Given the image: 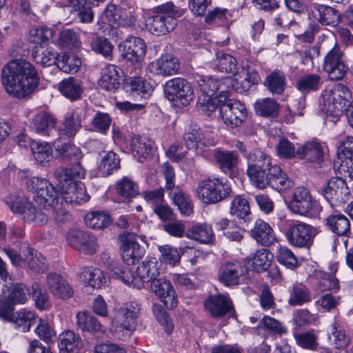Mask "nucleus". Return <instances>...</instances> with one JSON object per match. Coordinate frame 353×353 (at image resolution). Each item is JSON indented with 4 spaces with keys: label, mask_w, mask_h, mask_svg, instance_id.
Masks as SVG:
<instances>
[{
    "label": "nucleus",
    "mask_w": 353,
    "mask_h": 353,
    "mask_svg": "<svg viewBox=\"0 0 353 353\" xmlns=\"http://www.w3.org/2000/svg\"><path fill=\"white\" fill-rule=\"evenodd\" d=\"M80 278L85 284L94 288H100L108 281L103 272L93 267L83 268L80 272Z\"/></svg>",
    "instance_id": "nucleus-35"
},
{
    "label": "nucleus",
    "mask_w": 353,
    "mask_h": 353,
    "mask_svg": "<svg viewBox=\"0 0 353 353\" xmlns=\"http://www.w3.org/2000/svg\"><path fill=\"white\" fill-rule=\"evenodd\" d=\"M137 236L134 233L123 235L121 245V256L128 265H133L143 256L144 250L138 243Z\"/></svg>",
    "instance_id": "nucleus-22"
},
{
    "label": "nucleus",
    "mask_w": 353,
    "mask_h": 353,
    "mask_svg": "<svg viewBox=\"0 0 353 353\" xmlns=\"http://www.w3.org/2000/svg\"><path fill=\"white\" fill-rule=\"evenodd\" d=\"M317 207L316 201L306 188L299 186L294 189L290 203L293 212L301 215H312Z\"/></svg>",
    "instance_id": "nucleus-12"
},
{
    "label": "nucleus",
    "mask_w": 353,
    "mask_h": 353,
    "mask_svg": "<svg viewBox=\"0 0 353 353\" xmlns=\"http://www.w3.org/2000/svg\"><path fill=\"white\" fill-rule=\"evenodd\" d=\"M85 225L94 230H100L106 228L110 222V216L100 211H92L86 214L85 216Z\"/></svg>",
    "instance_id": "nucleus-57"
},
{
    "label": "nucleus",
    "mask_w": 353,
    "mask_h": 353,
    "mask_svg": "<svg viewBox=\"0 0 353 353\" xmlns=\"http://www.w3.org/2000/svg\"><path fill=\"white\" fill-rule=\"evenodd\" d=\"M83 118L82 111L80 110L68 114L60 128L61 134L68 137H74L82 126Z\"/></svg>",
    "instance_id": "nucleus-38"
},
{
    "label": "nucleus",
    "mask_w": 353,
    "mask_h": 353,
    "mask_svg": "<svg viewBox=\"0 0 353 353\" xmlns=\"http://www.w3.org/2000/svg\"><path fill=\"white\" fill-rule=\"evenodd\" d=\"M250 236L259 244L268 246L276 239L274 230L269 223L257 219L250 230Z\"/></svg>",
    "instance_id": "nucleus-26"
},
{
    "label": "nucleus",
    "mask_w": 353,
    "mask_h": 353,
    "mask_svg": "<svg viewBox=\"0 0 353 353\" xmlns=\"http://www.w3.org/2000/svg\"><path fill=\"white\" fill-rule=\"evenodd\" d=\"M32 58L37 63L43 66H51L57 62L58 55L48 43L37 45L32 50Z\"/></svg>",
    "instance_id": "nucleus-34"
},
{
    "label": "nucleus",
    "mask_w": 353,
    "mask_h": 353,
    "mask_svg": "<svg viewBox=\"0 0 353 353\" xmlns=\"http://www.w3.org/2000/svg\"><path fill=\"white\" fill-rule=\"evenodd\" d=\"M176 26V21L171 17L154 14L145 21L146 29L153 35H165L173 30Z\"/></svg>",
    "instance_id": "nucleus-24"
},
{
    "label": "nucleus",
    "mask_w": 353,
    "mask_h": 353,
    "mask_svg": "<svg viewBox=\"0 0 353 353\" xmlns=\"http://www.w3.org/2000/svg\"><path fill=\"white\" fill-rule=\"evenodd\" d=\"M46 287L49 292L56 298L67 300L74 295L73 287L61 275L49 273L46 276Z\"/></svg>",
    "instance_id": "nucleus-19"
},
{
    "label": "nucleus",
    "mask_w": 353,
    "mask_h": 353,
    "mask_svg": "<svg viewBox=\"0 0 353 353\" xmlns=\"http://www.w3.org/2000/svg\"><path fill=\"white\" fill-rule=\"evenodd\" d=\"M326 224L330 230L339 235H347L350 230L349 219L343 214H331L326 219Z\"/></svg>",
    "instance_id": "nucleus-46"
},
{
    "label": "nucleus",
    "mask_w": 353,
    "mask_h": 353,
    "mask_svg": "<svg viewBox=\"0 0 353 353\" xmlns=\"http://www.w3.org/2000/svg\"><path fill=\"white\" fill-rule=\"evenodd\" d=\"M76 325L82 332L95 333L103 332V327L99 321L88 311L79 312L76 314Z\"/></svg>",
    "instance_id": "nucleus-33"
},
{
    "label": "nucleus",
    "mask_w": 353,
    "mask_h": 353,
    "mask_svg": "<svg viewBox=\"0 0 353 353\" xmlns=\"http://www.w3.org/2000/svg\"><path fill=\"white\" fill-rule=\"evenodd\" d=\"M1 82L6 92L21 99L30 96L39 83L37 71L25 59L9 61L1 72Z\"/></svg>",
    "instance_id": "nucleus-1"
},
{
    "label": "nucleus",
    "mask_w": 353,
    "mask_h": 353,
    "mask_svg": "<svg viewBox=\"0 0 353 353\" xmlns=\"http://www.w3.org/2000/svg\"><path fill=\"white\" fill-rule=\"evenodd\" d=\"M112 276L121 279L125 284L132 288L141 289L143 286V281H141L139 275L135 276L133 271L127 267L123 269L115 268L112 270Z\"/></svg>",
    "instance_id": "nucleus-53"
},
{
    "label": "nucleus",
    "mask_w": 353,
    "mask_h": 353,
    "mask_svg": "<svg viewBox=\"0 0 353 353\" xmlns=\"http://www.w3.org/2000/svg\"><path fill=\"white\" fill-rule=\"evenodd\" d=\"M165 97L170 101L188 105L194 99V89L190 82L182 78L168 81L164 86Z\"/></svg>",
    "instance_id": "nucleus-9"
},
{
    "label": "nucleus",
    "mask_w": 353,
    "mask_h": 353,
    "mask_svg": "<svg viewBox=\"0 0 353 353\" xmlns=\"http://www.w3.org/2000/svg\"><path fill=\"white\" fill-rule=\"evenodd\" d=\"M225 78L222 79H215L212 77H203L198 81V86L201 92V95L213 97L215 93L221 90H227L228 83H225Z\"/></svg>",
    "instance_id": "nucleus-39"
},
{
    "label": "nucleus",
    "mask_w": 353,
    "mask_h": 353,
    "mask_svg": "<svg viewBox=\"0 0 353 353\" xmlns=\"http://www.w3.org/2000/svg\"><path fill=\"white\" fill-rule=\"evenodd\" d=\"M57 124L56 119L49 113L41 111L32 116L30 127L31 130L40 135H48Z\"/></svg>",
    "instance_id": "nucleus-27"
},
{
    "label": "nucleus",
    "mask_w": 353,
    "mask_h": 353,
    "mask_svg": "<svg viewBox=\"0 0 353 353\" xmlns=\"http://www.w3.org/2000/svg\"><path fill=\"white\" fill-rule=\"evenodd\" d=\"M214 158L222 172L231 177L236 174L239 157L234 152L217 151Z\"/></svg>",
    "instance_id": "nucleus-32"
},
{
    "label": "nucleus",
    "mask_w": 353,
    "mask_h": 353,
    "mask_svg": "<svg viewBox=\"0 0 353 353\" xmlns=\"http://www.w3.org/2000/svg\"><path fill=\"white\" fill-rule=\"evenodd\" d=\"M9 206L14 213L21 214L26 222L37 225H43L48 222V216L44 212L37 210L26 197L15 198L9 203Z\"/></svg>",
    "instance_id": "nucleus-11"
},
{
    "label": "nucleus",
    "mask_w": 353,
    "mask_h": 353,
    "mask_svg": "<svg viewBox=\"0 0 353 353\" xmlns=\"http://www.w3.org/2000/svg\"><path fill=\"white\" fill-rule=\"evenodd\" d=\"M146 49L144 41L134 36L128 37L119 46L121 57L132 64L139 63L143 59Z\"/></svg>",
    "instance_id": "nucleus-13"
},
{
    "label": "nucleus",
    "mask_w": 353,
    "mask_h": 353,
    "mask_svg": "<svg viewBox=\"0 0 353 353\" xmlns=\"http://www.w3.org/2000/svg\"><path fill=\"white\" fill-rule=\"evenodd\" d=\"M169 194L182 214L189 216L193 212V205L190 197L180 188H176L173 191H170Z\"/></svg>",
    "instance_id": "nucleus-48"
},
{
    "label": "nucleus",
    "mask_w": 353,
    "mask_h": 353,
    "mask_svg": "<svg viewBox=\"0 0 353 353\" xmlns=\"http://www.w3.org/2000/svg\"><path fill=\"white\" fill-rule=\"evenodd\" d=\"M264 85L273 94H281L285 89V75L279 70H275L267 76Z\"/></svg>",
    "instance_id": "nucleus-56"
},
{
    "label": "nucleus",
    "mask_w": 353,
    "mask_h": 353,
    "mask_svg": "<svg viewBox=\"0 0 353 353\" xmlns=\"http://www.w3.org/2000/svg\"><path fill=\"white\" fill-rule=\"evenodd\" d=\"M224 81L228 85L230 84L237 92L243 93L248 92L252 85L258 83L259 76L254 70L241 67L237 68L232 77H225Z\"/></svg>",
    "instance_id": "nucleus-14"
},
{
    "label": "nucleus",
    "mask_w": 353,
    "mask_h": 353,
    "mask_svg": "<svg viewBox=\"0 0 353 353\" xmlns=\"http://www.w3.org/2000/svg\"><path fill=\"white\" fill-rule=\"evenodd\" d=\"M54 36L52 28L46 26H41L32 28L30 30L29 40L37 45L48 43L50 39Z\"/></svg>",
    "instance_id": "nucleus-62"
},
{
    "label": "nucleus",
    "mask_w": 353,
    "mask_h": 353,
    "mask_svg": "<svg viewBox=\"0 0 353 353\" xmlns=\"http://www.w3.org/2000/svg\"><path fill=\"white\" fill-rule=\"evenodd\" d=\"M131 150L134 157L142 161L154 151V143L145 137H134L131 141Z\"/></svg>",
    "instance_id": "nucleus-37"
},
{
    "label": "nucleus",
    "mask_w": 353,
    "mask_h": 353,
    "mask_svg": "<svg viewBox=\"0 0 353 353\" xmlns=\"http://www.w3.org/2000/svg\"><path fill=\"white\" fill-rule=\"evenodd\" d=\"M92 6L94 3L88 0H68L66 5L71 8V12L77 13L83 23H90L93 21L94 14Z\"/></svg>",
    "instance_id": "nucleus-31"
},
{
    "label": "nucleus",
    "mask_w": 353,
    "mask_h": 353,
    "mask_svg": "<svg viewBox=\"0 0 353 353\" xmlns=\"http://www.w3.org/2000/svg\"><path fill=\"white\" fill-rule=\"evenodd\" d=\"M344 148H341L337 151V157L334 160V168L341 174L353 179V152L345 151Z\"/></svg>",
    "instance_id": "nucleus-42"
},
{
    "label": "nucleus",
    "mask_w": 353,
    "mask_h": 353,
    "mask_svg": "<svg viewBox=\"0 0 353 353\" xmlns=\"http://www.w3.org/2000/svg\"><path fill=\"white\" fill-rule=\"evenodd\" d=\"M54 147L59 156L65 162L79 161L82 157L80 149L70 143H62L61 139H57L54 143Z\"/></svg>",
    "instance_id": "nucleus-41"
},
{
    "label": "nucleus",
    "mask_w": 353,
    "mask_h": 353,
    "mask_svg": "<svg viewBox=\"0 0 353 353\" xmlns=\"http://www.w3.org/2000/svg\"><path fill=\"white\" fill-rule=\"evenodd\" d=\"M323 69L332 81L341 80L347 72L345 56L340 48L335 45L324 57Z\"/></svg>",
    "instance_id": "nucleus-10"
},
{
    "label": "nucleus",
    "mask_w": 353,
    "mask_h": 353,
    "mask_svg": "<svg viewBox=\"0 0 353 353\" xmlns=\"http://www.w3.org/2000/svg\"><path fill=\"white\" fill-rule=\"evenodd\" d=\"M141 310V304L137 301H127L117 310L110 327L115 338L126 341L131 337L137 328Z\"/></svg>",
    "instance_id": "nucleus-2"
},
{
    "label": "nucleus",
    "mask_w": 353,
    "mask_h": 353,
    "mask_svg": "<svg viewBox=\"0 0 353 353\" xmlns=\"http://www.w3.org/2000/svg\"><path fill=\"white\" fill-rule=\"evenodd\" d=\"M150 288L167 308L173 309L176 307V294L169 280L165 279H154L151 282Z\"/></svg>",
    "instance_id": "nucleus-20"
},
{
    "label": "nucleus",
    "mask_w": 353,
    "mask_h": 353,
    "mask_svg": "<svg viewBox=\"0 0 353 353\" xmlns=\"http://www.w3.org/2000/svg\"><path fill=\"white\" fill-rule=\"evenodd\" d=\"M57 181L62 198L66 203L81 204L88 201L89 196L82 183L74 180Z\"/></svg>",
    "instance_id": "nucleus-16"
},
{
    "label": "nucleus",
    "mask_w": 353,
    "mask_h": 353,
    "mask_svg": "<svg viewBox=\"0 0 353 353\" xmlns=\"http://www.w3.org/2000/svg\"><path fill=\"white\" fill-rule=\"evenodd\" d=\"M85 174V170L79 161L75 162L70 168H58L54 172V178L61 181L74 180L76 178L81 179Z\"/></svg>",
    "instance_id": "nucleus-49"
},
{
    "label": "nucleus",
    "mask_w": 353,
    "mask_h": 353,
    "mask_svg": "<svg viewBox=\"0 0 353 353\" xmlns=\"http://www.w3.org/2000/svg\"><path fill=\"white\" fill-rule=\"evenodd\" d=\"M214 66L221 72L234 74L237 70V62L232 56L219 52L216 54Z\"/></svg>",
    "instance_id": "nucleus-54"
},
{
    "label": "nucleus",
    "mask_w": 353,
    "mask_h": 353,
    "mask_svg": "<svg viewBox=\"0 0 353 353\" xmlns=\"http://www.w3.org/2000/svg\"><path fill=\"white\" fill-rule=\"evenodd\" d=\"M229 92L223 90L216 96L221 117L224 123L234 128L243 124L247 118L245 105L239 101L229 99Z\"/></svg>",
    "instance_id": "nucleus-4"
},
{
    "label": "nucleus",
    "mask_w": 353,
    "mask_h": 353,
    "mask_svg": "<svg viewBox=\"0 0 353 353\" xmlns=\"http://www.w3.org/2000/svg\"><path fill=\"white\" fill-rule=\"evenodd\" d=\"M279 108L277 102L270 98L258 100L254 103L256 112L263 117H275L278 114Z\"/></svg>",
    "instance_id": "nucleus-59"
},
{
    "label": "nucleus",
    "mask_w": 353,
    "mask_h": 353,
    "mask_svg": "<svg viewBox=\"0 0 353 353\" xmlns=\"http://www.w3.org/2000/svg\"><path fill=\"white\" fill-rule=\"evenodd\" d=\"M292 181L287 176L286 174L282 171L279 165H274L272 169H270V172H268L265 188L270 186L281 192L292 188Z\"/></svg>",
    "instance_id": "nucleus-28"
},
{
    "label": "nucleus",
    "mask_w": 353,
    "mask_h": 353,
    "mask_svg": "<svg viewBox=\"0 0 353 353\" xmlns=\"http://www.w3.org/2000/svg\"><path fill=\"white\" fill-rule=\"evenodd\" d=\"M185 236L201 243L208 244L214 239V234L210 225L197 223L186 230Z\"/></svg>",
    "instance_id": "nucleus-40"
},
{
    "label": "nucleus",
    "mask_w": 353,
    "mask_h": 353,
    "mask_svg": "<svg viewBox=\"0 0 353 353\" xmlns=\"http://www.w3.org/2000/svg\"><path fill=\"white\" fill-rule=\"evenodd\" d=\"M246 272V268L241 263L228 262L220 268L219 279L226 286L235 285L239 284V278Z\"/></svg>",
    "instance_id": "nucleus-23"
},
{
    "label": "nucleus",
    "mask_w": 353,
    "mask_h": 353,
    "mask_svg": "<svg viewBox=\"0 0 353 353\" xmlns=\"http://www.w3.org/2000/svg\"><path fill=\"white\" fill-rule=\"evenodd\" d=\"M121 70L115 65L105 66L101 72V77L99 84L101 88L113 91L119 85V74Z\"/></svg>",
    "instance_id": "nucleus-36"
},
{
    "label": "nucleus",
    "mask_w": 353,
    "mask_h": 353,
    "mask_svg": "<svg viewBox=\"0 0 353 353\" xmlns=\"http://www.w3.org/2000/svg\"><path fill=\"white\" fill-rule=\"evenodd\" d=\"M123 89L126 92H130L134 97H140L143 99L149 97L153 91L150 83L139 77L125 79Z\"/></svg>",
    "instance_id": "nucleus-29"
},
{
    "label": "nucleus",
    "mask_w": 353,
    "mask_h": 353,
    "mask_svg": "<svg viewBox=\"0 0 353 353\" xmlns=\"http://www.w3.org/2000/svg\"><path fill=\"white\" fill-rule=\"evenodd\" d=\"M57 65L64 72L74 73L80 68L81 60L74 54H59Z\"/></svg>",
    "instance_id": "nucleus-50"
},
{
    "label": "nucleus",
    "mask_w": 353,
    "mask_h": 353,
    "mask_svg": "<svg viewBox=\"0 0 353 353\" xmlns=\"http://www.w3.org/2000/svg\"><path fill=\"white\" fill-rule=\"evenodd\" d=\"M32 299L36 307L40 310H47L50 307L48 294L41 288L40 284L34 283L32 285Z\"/></svg>",
    "instance_id": "nucleus-64"
},
{
    "label": "nucleus",
    "mask_w": 353,
    "mask_h": 353,
    "mask_svg": "<svg viewBox=\"0 0 353 353\" xmlns=\"http://www.w3.org/2000/svg\"><path fill=\"white\" fill-rule=\"evenodd\" d=\"M90 47L94 52L101 54L105 58L112 57L114 48L111 42L103 37H97L93 39L90 43Z\"/></svg>",
    "instance_id": "nucleus-63"
},
{
    "label": "nucleus",
    "mask_w": 353,
    "mask_h": 353,
    "mask_svg": "<svg viewBox=\"0 0 353 353\" xmlns=\"http://www.w3.org/2000/svg\"><path fill=\"white\" fill-rule=\"evenodd\" d=\"M31 150L36 161L41 165L48 163L52 155V148L46 142L34 141L31 143Z\"/></svg>",
    "instance_id": "nucleus-58"
},
{
    "label": "nucleus",
    "mask_w": 353,
    "mask_h": 353,
    "mask_svg": "<svg viewBox=\"0 0 353 353\" xmlns=\"http://www.w3.org/2000/svg\"><path fill=\"white\" fill-rule=\"evenodd\" d=\"M321 193L331 205H339L348 199V188L341 178L330 179L322 188Z\"/></svg>",
    "instance_id": "nucleus-17"
},
{
    "label": "nucleus",
    "mask_w": 353,
    "mask_h": 353,
    "mask_svg": "<svg viewBox=\"0 0 353 353\" xmlns=\"http://www.w3.org/2000/svg\"><path fill=\"white\" fill-rule=\"evenodd\" d=\"M29 296V290L25 285L16 283L8 295V299L0 300V316L3 318L8 316L12 310L13 305L25 303Z\"/></svg>",
    "instance_id": "nucleus-21"
},
{
    "label": "nucleus",
    "mask_w": 353,
    "mask_h": 353,
    "mask_svg": "<svg viewBox=\"0 0 353 353\" xmlns=\"http://www.w3.org/2000/svg\"><path fill=\"white\" fill-rule=\"evenodd\" d=\"M207 312L214 318H221L234 310L232 301L228 294H218L209 296L203 303Z\"/></svg>",
    "instance_id": "nucleus-18"
},
{
    "label": "nucleus",
    "mask_w": 353,
    "mask_h": 353,
    "mask_svg": "<svg viewBox=\"0 0 353 353\" xmlns=\"http://www.w3.org/2000/svg\"><path fill=\"white\" fill-rule=\"evenodd\" d=\"M272 254L265 248L258 250L252 257L251 267L254 271L263 272L266 270L271 265Z\"/></svg>",
    "instance_id": "nucleus-55"
},
{
    "label": "nucleus",
    "mask_w": 353,
    "mask_h": 353,
    "mask_svg": "<svg viewBox=\"0 0 353 353\" xmlns=\"http://www.w3.org/2000/svg\"><path fill=\"white\" fill-rule=\"evenodd\" d=\"M82 346L81 337L72 330H65L59 336L60 353H79Z\"/></svg>",
    "instance_id": "nucleus-30"
},
{
    "label": "nucleus",
    "mask_w": 353,
    "mask_h": 353,
    "mask_svg": "<svg viewBox=\"0 0 353 353\" xmlns=\"http://www.w3.org/2000/svg\"><path fill=\"white\" fill-rule=\"evenodd\" d=\"M137 272L143 283L145 281H152L154 279H157V277L159 274V270L157 259L152 257L146 258L138 266Z\"/></svg>",
    "instance_id": "nucleus-45"
},
{
    "label": "nucleus",
    "mask_w": 353,
    "mask_h": 353,
    "mask_svg": "<svg viewBox=\"0 0 353 353\" xmlns=\"http://www.w3.org/2000/svg\"><path fill=\"white\" fill-rule=\"evenodd\" d=\"M319 232L316 227L303 222H296L288 227L285 237L288 243L293 247L310 248Z\"/></svg>",
    "instance_id": "nucleus-8"
},
{
    "label": "nucleus",
    "mask_w": 353,
    "mask_h": 353,
    "mask_svg": "<svg viewBox=\"0 0 353 353\" xmlns=\"http://www.w3.org/2000/svg\"><path fill=\"white\" fill-rule=\"evenodd\" d=\"M321 84V78L316 74H307L300 77L296 83V88L302 93L318 90Z\"/></svg>",
    "instance_id": "nucleus-51"
},
{
    "label": "nucleus",
    "mask_w": 353,
    "mask_h": 353,
    "mask_svg": "<svg viewBox=\"0 0 353 353\" xmlns=\"http://www.w3.org/2000/svg\"><path fill=\"white\" fill-rule=\"evenodd\" d=\"M196 191L199 199L203 203H215L228 197L232 190L226 183L213 178L201 181Z\"/></svg>",
    "instance_id": "nucleus-7"
},
{
    "label": "nucleus",
    "mask_w": 353,
    "mask_h": 353,
    "mask_svg": "<svg viewBox=\"0 0 353 353\" xmlns=\"http://www.w3.org/2000/svg\"><path fill=\"white\" fill-rule=\"evenodd\" d=\"M247 159V174L252 184L257 188H265L268 172L274 165L271 157L263 151L255 150L245 156Z\"/></svg>",
    "instance_id": "nucleus-5"
},
{
    "label": "nucleus",
    "mask_w": 353,
    "mask_h": 353,
    "mask_svg": "<svg viewBox=\"0 0 353 353\" xmlns=\"http://www.w3.org/2000/svg\"><path fill=\"white\" fill-rule=\"evenodd\" d=\"M318 13L316 20L322 25L337 26L341 21L340 12L332 7L318 5L315 7Z\"/></svg>",
    "instance_id": "nucleus-44"
},
{
    "label": "nucleus",
    "mask_w": 353,
    "mask_h": 353,
    "mask_svg": "<svg viewBox=\"0 0 353 353\" xmlns=\"http://www.w3.org/2000/svg\"><path fill=\"white\" fill-rule=\"evenodd\" d=\"M116 190L122 202H128L139 192L137 184L127 176H124L117 181Z\"/></svg>",
    "instance_id": "nucleus-43"
},
{
    "label": "nucleus",
    "mask_w": 353,
    "mask_h": 353,
    "mask_svg": "<svg viewBox=\"0 0 353 353\" xmlns=\"http://www.w3.org/2000/svg\"><path fill=\"white\" fill-rule=\"evenodd\" d=\"M352 99L350 89L342 83H336L322 93V110L327 114L339 117L347 110Z\"/></svg>",
    "instance_id": "nucleus-3"
},
{
    "label": "nucleus",
    "mask_w": 353,
    "mask_h": 353,
    "mask_svg": "<svg viewBox=\"0 0 353 353\" xmlns=\"http://www.w3.org/2000/svg\"><path fill=\"white\" fill-rule=\"evenodd\" d=\"M120 159L116 153L110 151L108 152L101 159L98 166V173L101 176H107L110 175L114 170L119 168Z\"/></svg>",
    "instance_id": "nucleus-52"
},
{
    "label": "nucleus",
    "mask_w": 353,
    "mask_h": 353,
    "mask_svg": "<svg viewBox=\"0 0 353 353\" xmlns=\"http://www.w3.org/2000/svg\"><path fill=\"white\" fill-rule=\"evenodd\" d=\"M58 44L63 48L73 50L80 47L81 41L77 32L70 29H65L60 32Z\"/></svg>",
    "instance_id": "nucleus-61"
},
{
    "label": "nucleus",
    "mask_w": 353,
    "mask_h": 353,
    "mask_svg": "<svg viewBox=\"0 0 353 353\" xmlns=\"http://www.w3.org/2000/svg\"><path fill=\"white\" fill-rule=\"evenodd\" d=\"M27 252L23 259L28 267L36 273H44L48 270V264L44 256L32 248H27Z\"/></svg>",
    "instance_id": "nucleus-47"
},
{
    "label": "nucleus",
    "mask_w": 353,
    "mask_h": 353,
    "mask_svg": "<svg viewBox=\"0 0 353 353\" xmlns=\"http://www.w3.org/2000/svg\"><path fill=\"white\" fill-rule=\"evenodd\" d=\"M59 90L63 95L72 100L77 99L81 94L80 84L71 77L63 79L59 83Z\"/></svg>",
    "instance_id": "nucleus-60"
},
{
    "label": "nucleus",
    "mask_w": 353,
    "mask_h": 353,
    "mask_svg": "<svg viewBox=\"0 0 353 353\" xmlns=\"http://www.w3.org/2000/svg\"><path fill=\"white\" fill-rule=\"evenodd\" d=\"M179 70V63L176 57L165 54L150 62L148 65V72L158 77H170L175 75Z\"/></svg>",
    "instance_id": "nucleus-15"
},
{
    "label": "nucleus",
    "mask_w": 353,
    "mask_h": 353,
    "mask_svg": "<svg viewBox=\"0 0 353 353\" xmlns=\"http://www.w3.org/2000/svg\"><path fill=\"white\" fill-rule=\"evenodd\" d=\"M26 185L35 193L34 200L40 207L48 209L58 203V192L47 179L32 176L27 181Z\"/></svg>",
    "instance_id": "nucleus-6"
},
{
    "label": "nucleus",
    "mask_w": 353,
    "mask_h": 353,
    "mask_svg": "<svg viewBox=\"0 0 353 353\" xmlns=\"http://www.w3.org/2000/svg\"><path fill=\"white\" fill-rule=\"evenodd\" d=\"M325 146L316 141H310L297 148V157L310 162L320 163L323 159Z\"/></svg>",
    "instance_id": "nucleus-25"
}]
</instances>
